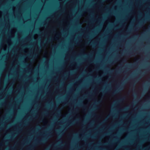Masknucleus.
<instances>
[{"label":"nucleus","mask_w":150,"mask_h":150,"mask_svg":"<svg viewBox=\"0 0 150 150\" xmlns=\"http://www.w3.org/2000/svg\"><path fill=\"white\" fill-rule=\"evenodd\" d=\"M136 65V64H128L127 67L129 68L134 67Z\"/></svg>","instance_id":"3"},{"label":"nucleus","mask_w":150,"mask_h":150,"mask_svg":"<svg viewBox=\"0 0 150 150\" xmlns=\"http://www.w3.org/2000/svg\"><path fill=\"white\" fill-rule=\"evenodd\" d=\"M38 128H40V126H38Z\"/></svg>","instance_id":"17"},{"label":"nucleus","mask_w":150,"mask_h":150,"mask_svg":"<svg viewBox=\"0 0 150 150\" xmlns=\"http://www.w3.org/2000/svg\"><path fill=\"white\" fill-rule=\"evenodd\" d=\"M50 39H49L48 40V42H50Z\"/></svg>","instance_id":"12"},{"label":"nucleus","mask_w":150,"mask_h":150,"mask_svg":"<svg viewBox=\"0 0 150 150\" xmlns=\"http://www.w3.org/2000/svg\"><path fill=\"white\" fill-rule=\"evenodd\" d=\"M115 72H116V74H117L118 73H119L118 71H116Z\"/></svg>","instance_id":"11"},{"label":"nucleus","mask_w":150,"mask_h":150,"mask_svg":"<svg viewBox=\"0 0 150 150\" xmlns=\"http://www.w3.org/2000/svg\"><path fill=\"white\" fill-rule=\"evenodd\" d=\"M24 125H26V123H24Z\"/></svg>","instance_id":"18"},{"label":"nucleus","mask_w":150,"mask_h":150,"mask_svg":"<svg viewBox=\"0 0 150 150\" xmlns=\"http://www.w3.org/2000/svg\"><path fill=\"white\" fill-rule=\"evenodd\" d=\"M26 142H25V143H26Z\"/></svg>","instance_id":"19"},{"label":"nucleus","mask_w":150,"mask_h":150,"mask_svg":"<svg viewBox=\"0 0 150 150\" xmlns=\"http://www.w3.org/2000/svg\"><path fill=\"white\" fill-rule=\"evenodd\" d=\"M40 32H40V31H38V33H40Z\"/></svg>","instance_id":"16"},{"label":"nucleus","mask_w":150,"mask_h":150,"mask_svg":"<svg viewBox=\"0 0 150 150\" xmlns=\"http://www.w3.org/2000/svg\"><path fill=\"white\" fill-rule=\"evenodd\" d=\"M100 102L101 101L100 100H98L95 103V104H98L100 103Z\"/></svg>","instance_id":"8"},{"label":"nucleus","mask_w":150,"mask_h":150,"mask_svg":"<svg viewBox=\"0 0 150 150\" xmlns=\"http://www.w3.org/2000/svg\"><path fill=\"white\" fill-rule=\"evenodd\" d=\"M89 42H88L87 43H86V44L88 45L89 44Z\"/></svg>","instance_id":"13"},{"label":"nucleus","mask_w":150,"mask_h":150,"mask_svg":"<svg viewBox=\"0 0 150 150\" xmlns=\"http://www.w3.org/2000/svg\"><path fill=\"white\" fill-rule=\"evenodd\" d=\"M75 122L74 121H73L72 122H71L68 125V126H70L73 125L74 123Z\"/></svg>","instance_id":"6"},{"label":"nucleus","mask_w":150,"mask_h":150,"mask_svg":"<svg viewBox=\"0 0 150 150\" xmlns=\"http://www.w3.org/2000/svg\"><path fill=\"white\" fill-rule=\"evenodd\" d=\"M143 22V21H142L141 22H139V24H138V25H137L135 27V29H136V28H137L138 26H140L141 25H142Z\"/></svg>","instance_id":"4"},{"label":"nucleus","mask_w":150,"mask_h":150,"mask_svg":"<svg viewBox=\"0 0 150 150\" xmlns=\"http://www.w3.org/2000/svg\"><path fill=\"white\" fill-rule=\"evenodd\" d=\"M73 150H75L74 149Z\"/></svg>","instance_id":"20"},{"label":"nucleus","mask_w":150,"mask_h":150,"mask_svg":"<svg viewBox=\"0 0 150 150\" xmlns=\"http://www.w3.org/2000/svg\"><path fill=\"white\" fill-rule=\"evenodd\" d=\"M135 84L134 83H133L132 85L133 89H134V91H135Z\"/></svg>","instance_id":"7"},{"label":"nucleus","mask_w":150,"mask_h":150,"mask_svg":"<svg viewBox=\"0 0 150 150\" xmlns=\"http://www.w3.org/2000/svg\"><path fill=\"white\" fill-rule=\"evenodd\" d=\"M133 52H128L127 54L128 55H131L132 56H133Z\"/></svg>","instance_id":"5"},{"label":"nucleus","mask_w":150,"mask_h":150,"mask_svg":"<svg viewBox=\"0 0 150 150\" xmlns=\"http://www.w3.org/2000/svg\"><path fill=\"white\" fill-rule=\"evenodd\" d=\"M91 44H92V45H94V44H93V43H91Z\"/></svg>","instance_id":"15"},{"label":"nucleus","mask_w":150,"mask_h":150,"mask_svg":"<svg viewBox=\"0 0 150 150\" xmlns=\"http://www.w3.org/2000/svg\"><path fill=\"white\" fill-rule=\"evenodd\" d=\"M47 114V113L46 112H44L43 113V115H46Z\"/></svg>","instance_id":"9"},{"label":"nucleus","mask_w":150,"mask_h":150,"mask_svg":"<svg viewBox=\"0 0 150 150\" xmlns=\"http://www.w3.org/2000/svg\"><path fill=\"white\" fill-rule=\"evenodd\" d=\"M47 141V138L46 137H43L42 139L40 140H38L36 142L34 143L33 145H31L30 147L28 149V150H30L31 149L34 148V147L36 145L37 143L39 144L44 143L46 142Z\"/></svg>","instance_id":"1"},{"label":"nucleus","mask_w":150,"mask_h":150,"mask_svg":"<svg viewBox=\"0 0 150 150\" xmlns=\"http://www.w3.org/2000/svg\"><path fill=\"white\" fill-rule=\"evenodd\" d=\"M122 88V87L121 85H120L118 88H117L116 90L114 92H113L112 93V95L113 96L115 95L116 94L118 93L120 90H121Z\"/></svg>","instance_id":"2"},{"label":"nucleus","mask_w":150,"mask_h":150,"mask_svg":"<svg viewBox=\"0 0 150 150\" xmlns=\"http://www.w3.org/2000/svg\"><path fill=\"white\" fill-rule=\"evenodd\" d=\"M11 149L12 150H13L14 149V147H11Z\"/></svg>","instance_id":"10"},{"label":"nucleus","mask_w":150,"mask_h":150,"mask_svg":"<svg viewBox=\"0 0 150 150\" xmlns=\"http://www.w3.org/2000/svg\"><path fill=\"white\" fill-rule=\"evenodd\" d=\"M112 69H111V70H110V72H112Z\"/></svg>","instance_id":"14"}]
</instances>
